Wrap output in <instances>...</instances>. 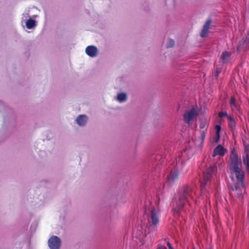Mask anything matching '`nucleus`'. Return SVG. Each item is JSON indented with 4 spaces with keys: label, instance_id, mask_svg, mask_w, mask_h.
<instances>
[{
    "label": "nucleus",
    "instance_id": "nucleus-8",
    "mask_svg": "<svg viewBox=\"0 0 249 249\" xmlns=\"http://www.w3.org/2000/svg\"><path fill=\"white\" fill-rule=\"evenodd\" d=\"M85 53L89 56L93 58L97 56L98 50L95 46H88L85 49Z\"/></svg>",
    "mask_w": 249,
    "mask_h": 249
},
{
    "label": "nucleus",
    "instance_id": "nucleus-10",
    "mask_svg": "<svg viewBox=\"0 0 249 249\" xmlns=\"http://www.w3.org/2000/svg\"><path fill=\"white\" fill-rule=\"evenodd\" d=\"M179 173L177 169L171 171L170 174L168 176L167 181L170 184L173 183L178 178Z\"/></svg>",
    "mask_w": 249,
    "mask_h": 249
},
{
    "label": "nucleus",
    "instance_id": "nucleus-29",
    "mask_svg": "<svg viewBox=\"0 0 249 249\" xmlns=\"http://www.w3.org/2000/svg\"><path fill=\"white\" fill-rule=\"evenodd\" d=\"M167 244L169 249H174L169 242H167Z\"/></svg>",
    "mask_w": 249,
    "mask_h": 249
},
{
    "label": "nucleus",
    "instance_id": "nucleus-26",
    "mask_svg": "<svg viewBox=\"0 0 249 249\" xmlns=\"http://www.w3.org/2000/svg\"><path fill=\"white\" fill-rule=\"evenodd\" d=\"M22 19H23L25 18V19H27V18L29 17V15L28 13H24L23 15Z\"/></svg>",
    "mask_w": 249,
    "mask_h": 249
},
{
    "label": "nucleus",
    "instance_id": "nucleus-11",
    "mask_svg": "<svg viewBox=\"0 0 249 249\" xmlns=\"http://www.w3.org/2000/svg\"><path fill=\"white\" fill-rule=\"evenodd\" d=\"M211 23H212V21L210 19L207 20V21L205 22V24L203 26V29L201 31V34H200V36L202 37H204L206 36V35L208 32V30L210 28V26Z\"/></svg>",
    "mask_w": 249,
    "mask_h": 249
},
{
    "label": "nucleus",
    "instance_id": "nucleus-30",
    "mask_svg": "<svg viewBox=\"0 0 249 249\" xmlns=\"http://www.w3.org/2000/svg\"><path fill=\"white\" fill-rule=\"evenodd\" d=\"M157 249H167L166 247L163 246H160Z\"/></svg>",
    "mask_w": 249,
    "mask_h": 249
},
{
    "label": "nucleus",
    "instance_id": "nucleus-6",
    "mask_svg": "<svg viewBox=\"0 0 249 249\" xmlns=\"http://www.w3.org/2000/svg\"><path fill=\"white\" fill-rule=\"evenodd\" d=\"M197 115V110L195 108L186 111L183 115L184 121L188 124H190L191 121L196 117Z\"/></svg>",
    "mask_w": 249,
    "mask_h": 249
},
{
    "label": "nucleus",
    "instance_id": "nucleus-15",
    "mask_svg": "<svg viewBox=\"0 0 249 249\" xmlns=\"http://www.w3.org/2000/svg\"><path fill=\"white\" fill-rule=\"evenodd\" d=\"M115 99L120 103L125 102L127 99V95L125 93L121 92L117 94Z\"/></svg>",
    "mask_w": 249,
    "mask_h": 249
},
{
    "label": "nucleus",
    "instance_id": "nucleus-24",
    "mask_svg": "<svg viewBox=\"0 0 249 249\" xmlns=\"http://www.w3.org/2000/svg\"><path fill=\"white\" fill-rule=\"evenodd\" d=\"M227 115L228 114H227V112H221L219 113L218 116L219 117L222 118L224 116H227Z\"/></svg>",
    "mask_w": 249,
    "mask_h": 249
},
{
    "label": "nucleus",
    "instance_id": "nucleus-9",
    "mask_svg": "<svg viewBox=\"0 0 249 249\" xmlns=\"http://www.w3.org/2000/svg\"><path fill=\"white\" fill-rule=\"evenodd\" d=\"M231 164L230 167L231 169L235 168L236 167H239V165L241 164L240 160H238V156L236 154L232 153L230 156Z\"/></svg>",
    "mask_w": 249,
    "mask_h": 249
},
{
    "label": "nucleus",
    "instance_id": "nucleus-22",
    "mask_svg": "<svg viewBox=\"0 0 249 249\" xmlns=\"http://www.w3.org/2000/svg\"><path fill=\"white\" fill-rule=\"evenodd\" d=\"M183 206H183L182 207L180 208L179 210H178V211H177V210H178V207H177V205H176V208H175V209H174L175 212H176L177 213H179V212H180V213H181V212H183V211H185V210H183V209H182Z\"/></svg>",
    "mask_w": 249,
    "mask_h": 249
},
{
    "label": "nucleus",
    "instance_id": "nucleus-17",
    "mask_svg": "<svg viewBox=\"0 0 249 249\" xmlns=\"http://www.w3.org/2000/svg\"><path fill=\"white\" fill-rule=\"evenodd\" d=\"M247 46V40H245L244 41L241 42L238 46L237 50H239L241 49L246 48Z\"/></svg>",
    "mask_w": 249,
    "mask_h": 249
},
{
    "label": "nucleus",
    "instance_id": "nucleus-4",
    "mask_svg": "<svg viewBox=\"0 0 249 249\" xmlns=\"http://www.w3.org/2000/svg\"><path fill=\"white\" fill-rule=\"evenodd\" d=\"M216 167L215 165H211L207 170L203 176V181L201 183V194L204 193V188L207 185L208 181L211 179L212 176L215 173Z\"/></svg>",
    "mask_w": 249,
    "mask_h": 249
},
{
    "label": "nucleus",
    "instance_id": "nucleus-13",
    "mask_svg": "<svg viewBox=\"0 0 249 249\" xmlns=\"http://www.w3.org/2000/svg\"><path fill=\"white\" fill-rule=\"evenodd\" d=\"M25 25L28 29H34L36 26V21L32 18H29L26 20Z\"/></svg>",
    "mask_w": 249,
    "mask_h": 249
},
{
    "label": "nucleus",
    "instance_id": "nucleus-14",
    "mask_svg": "<svg viewBox=\"0 0 249 249\" xmlns=\"http://www.w3.org/2000/svg\"><path fill=\"white\" fill-rule=\"evenodd\" d=\"M231 53L230 52L225 51L222 53L221 56L222 62L223 63H226L228 62L231 58Z\"/></svg>",
    "mask_w": 249,
    "mask_h": 249
},
{
    "label": "nucleus",
    "instance_id": "nucleus-18",
    "mask_svg": "<svg viewBox=\"0 0 249 249\" xmlns=\"http://www.w3.org/2000/svg\"><path fill=\"white\" fill-rule=\"evenodd\" d=\"M231 106L232 109H233L234 108L237 109V107L235 103V99L233 97L231 98Z\"/></svg>",
    "mask_w": 249,
    "mask_h": 249
},
{
    "label": "nucleus",
    "instance_id": "nucleus-5",
    "mask_svg": "<svg viewBox=\"0 0 249 249\" xmlns=\"http://www.w3.org/2000/svg\"><path fill=\"white\" fill-rule=\"evenodd\" d=\"M48 244L50 249H59L61 245V240L58 236L53 235L49 239Z\"/></svg>",
    "mask_w": 249,
    "mask_h": 249
},
{
    "label": "nucleus",
    "instance_id": "nucleus-27",
    "mask_svg": "<svg viewBox=\"0 0 249 249\" xmlns=\"http://www.w3.org/2000/svg\"><path fill=\"white\" fill-rule=\"evenodd\" d=\"M227 117L229 121V122H231L232 121H234L233 118H232L231 116L227 115Z\"/></svg>",
    "mask_w": 249,
    "mask_h": 249
},
{
    "label": "nucleus",
    "instance_id": "nucleus-25",
    "mask_svg": "<svg viewBox=\"0 0 249 249\" xmlns=\"http://www.w3.org/2000/svg\"><path fill=\"white\" fill-rule=\"evenodd\" d=\"M221 69L219 68V69H217L215 74H214V76L216 78H217L219 74V73L221 72Z\"/></svg>",
    "mask_w": 249,
    "mask_h": 249
},
{
    "label": "nucleus",
    "instance_id": "nucleus-12",
    "mask_svg": "<svg viewBox=\"0 0 249 249\" xmlns=\"http://www.w3.org/2000/svg\"><path fill=\"white\" fill-rule=\"evenodd\" d=\"M225 149L221 145H218L214 149L213 156V157H215L217 155H219L220 156H223L225 154Z\"/></svg>",
    "mask_w": 249,
    "mask_h": 249
},
{
    "label": "nucleus",
    "instance_id": "nucleus-20",
    "mask_svg": "<svg viewBox=\"0 0 249 249\" xmlns=\"http://www.w3.org/2000/svg\"><path fill=\"white\" fill-rule=\"evenodd\" d=\"M215 128H216V134L217 139H218L219 138V136H220L219 135V132H220V131L221 130V127L219 125H216Z\"/></svg>",
    "mask_w": 249,
    "mask_h": 249
},
{
    "label": "nucleus",
    "instance_id": "nucleus-19",
    "mask_svg": "<svg viewBox=\"0 0 249 249\" xmlns=\"http://www.w3.org/2000/svg\"><path fill=\"white\" fill-rule=\"evenodd\" d=\"M175 45V41L174 40L170 39L169 40L168 42L167 43V47L171 48L173 47Z\"/></svg>",
    "mask_w": 249,
    "mask_h": 249
},
{
    "label": "nucleus",
    "instance_id": "nucleus-3",
    "mask_svg": "<svg viewBox=\"0 0 249 249\" xmlns=\"http://www.w3.org/2000/svg\"><path fill=\"white\" fill-rule=\"evenodd\" d=\"M150 215L147 218L145 232L148 233L155 232L157 230V226L159 223V208L152 207L150 210Z\"/></svg>",
    "mask_w": 249,
    "mask_h": 249
},
{
    "label": "nucleus",
    "instance_id": "nucleus-2",
    "mask_svg": "<svg viewBox=\"0 0 249 249\" xmlns=\"http://www.w3.org/2000/svg\"><path fill=\"white\" fill-rule=\"evenodd\" d=\"M194 192L193 187L189 186H184L179 190L176 198L177 207H178L177 211L184 206L186 203L189 202L190 199L193 198Z\"/></svg>",
    "mask_w": 249,
    "mask_h": 249
},
{
    "label": "nucleus",
    "instance_id": "nucleus-28",
    "mask_svg": "<svg viewBox=\"0 0 249 249\" xmlns=\"http://www.w3.org/2000/svg\"><path fill=\"white\" fill-rule=\"evenodd\" d=\"M201 136L202 140H203L205 138V133H204V131L201 132Z\"/></svg>",
    "mask_w": 249,
    "mask_h": 249
},
{
    "label": "nucleus",
    "instance_id": "nucleus-7",
    "mask_svg": "<svg viewBox=\"0 0 249 249\" xmlns=\"http://www.w3.org/2000/svg\"><path fill=\"white\" fill-rule=\"evenodd\" d=\"M88 120L89 118L86 115L81 114L78 115L75 120V122L78 126L84 127L86 125Z\"/></svg>",
    "mask_w": 249,
    "mask_h": 249
},
{
    "label": "nucleus",
    "instance_id": "nucleus-16",
    "mask_svg": "<svg viewBox=\"0 0 249 249\" xmlns=\"http://www.w3.org/2000/svg\"><path fill=\"white\" fill-rule=\"evenodd\" d=\"M245 156L243 157V161L244 165L247 168L249 167V150L246 148L245 151Z\"/></svg>",
    "mask_w": 249,
    "mask_h": 249
},
{
    "label": "nucleus",
    "instance_id": "nucleus-23",
    "mask_svg": "<svg viewBox=\"0 0 249 249\" xmlns=\"http://www.w3.org/2000/svg\"><path fill=\"white\" fill-rule=\"evenodd\" d=\"M229 126L231 129H234L235 127V122L234 121L229 122Z\"/></svg>",
    "mask_w": 249,
    "mask_h": 249
},
{
    "label": "nucleus",
    "instance_id": "nucleus-1",
    "mask_svg": "<svg viewBox=\"0 0 249 249\" xmlns=\"http://www.w3.org/2000/svg\"><path fill=\"white\" fill-rule=\"evenodd\" d=\"M232 173L235 175L236 180L231 177L232 183L229 184V189L230 193L232 195H236L237 197L242 198L245 192L243 181L244 178V172L239 167L231 169Z\"/></svg>",
    "mask_w": 249,
    "mask_h": 249
},
{
    "label": "nucleus",
    "instance_id": "nucleus-21",
    "mask_svg": "<svg viewBox=\"0 0 249 249\" xmlns=\"http://www.w3.org/2000/svg\"><path fill=\"white\" fill-rule=\"evenodd\" d=\"M207 125V122L206 121H202L200 124V128L201 129L204 128Z\"/></svg>",
    "mask_w": 249,
    "mask_h": 249
}]
</instances>
